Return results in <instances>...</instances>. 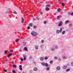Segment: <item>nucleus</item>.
<instances>
[{"mask_svg": "<svg viewBox=\"0 0 73 73\" xmlns=\"http://www.w3.org/2000/svg\"><path fill=\"white\" fill-rule=\"evenodd\" d=\"M41 64L42 65V66H45L46 67H48V66H49V65L48 63H45L44 62H43L41 63Z\"/></svg>", "mask_w": 73, "mask_h": 73, "instance_id": "1", "label": "nucleus"}, {"mask_svg": "<svg viewBox=\"0 0 73 73\" xmlns=\"http://www.w3.org/2000/svg\"><path fill=\"white\" fill-rule=\"evenodd\" d=\"M31 34L32 36H34V37H35L37 36V33H36L35 32V31L32 32Z\"/></svg>", "mask_w": 73, "mask_h": 73, "instance_id": "2", "label": "nucleus"}, {"mask_svg": "<svg viewBox=\"0 0 73 73\" xmlns=\"http://www.w3.org/2000/svg\"><path fill=\"white\" fill-rule=\"evenodd\" d=\"M62 21H60L59 23L58 24V26L59 27H61V25H62Z\"/></svg>", "mask_w": 73, "mask_h": 73, "instance_id": "3", "label": "nucleus"}, {"mask_svg": "<svg viewBox=\"0 0 73 73\" xmlns=\"http://www.w3.org/2000/svg\"><path fill=\"white\" fill-rule=\"evenodd\" d=\"M34 71H37L38 70V68L37 67H35L33 69Z\"/></svg>", "mask_w": 73, "mask_h": 73, "instance_id": "4", "label": "nucleus"}, {"mask_svg": "<svg viewBox=\"0 0 73 73\" xmlns=\"http://www.w3.org/2000/svg\"><path fill=\"white\" fill-rule=\"evenodd\" d=\"M67 68H68V67L66 66H64L62 68L64 69H66Z\"/></svg>", "mask_w": 73, "mask_h": 73, "instance_id": "5", "label": "nucleus"}, {"mask_svg": "<svg viewBox=\"0 0 73 73\" xmlns=\"http://www.w3.org/2000/svg\"><path fill=\"white\" fill-rule=\"evenodd\" d=\"M19 69L21 70H23V68H22V66L21 65H20L19 66Z\"/></svg>", "mask_w": 73, "mask_h": 73, "instance_id": "6", "label": "nucleus"}, {"mask_svg": "<svg viewBox=\"0 0 73 73\" xmlns=\"http://www.w3.org/2000/svg\"><path fill=\"white\" fill-rule=\"evenodd\" d=\"M60 69H61V68H60V67L59 66L57 67L56 68L57 70H60Z\"/></svg>", "mask_w": 73, "mask_h": 73, "instance_id": "7", "label": "nucleus"}, {"mask_svg": "<svg viewBox=\"0 0 73 73\" xmlns=\"http://www.w3.org/2000/svg\"><path fill=\"white\" fill-rule=\"evenodd\" d=\"M60 32V30H57L56 31V33L58 34Z\"/></svg>", "mask_w": 73, "mask_h": 73, "instance_id": "8", "label": "nucleus"}, {"mask_svg": "<svg viewBox=\"0 0 73 73\" xmlns=\"http://www.w3.org/2000/svg\"><path fill=\"white\" fill-rule=\"evenodd\" d=\"M51 50L52 52H54V48H51Z\"/></svg>", "mask_w": 73, "mask_h": 73, "instance_id": "9", "label": "nucleus"}, {"mask_svg": "<svg viewBox=\"0 0 73 73\" xmlns=\"http://www.w3.org/2000/svg\"><path fill=\"white\" fill-rule=\"evenodd\" d=\"M40 61H43L44 60V57H41L40 58Z\"/></svg>", "mask_w": 73, "mask_h": 73, "instance_id": "10", "label": "nucleus"}, {"mask_svg": "<svg viewBox=\"0 0 73 73\" xmlns=\"http://www.w3.org/2000/svg\"><path fill=\"white\" fill-rule=\"evenodd\" d=\"M12 55V53H9L8 55H7V57H9V56H11Z\"/></svg>", "mask_w": 73, "mask_h": 73, "instance_id": "11", "label": "nucleus"}, {"mask_svg": "<svg viewBox=\"0 0 73 73\" xmlns=\"http://www.w3.org/2000/svg\"><path fill=\"white\" fill-rule=\"evenodd\" d=\"M24 18L23 17L22 18V23H24Z\"/></svg>", "mask_w": 73, "mask_h": 73, "instance_id": "12", "label": "nucleus"}, {"mask_svg": "<svg viewBox=\"0 0 73 73\" xmlns=\"http://www.w3.org/2000/svg\"><path fill=\"white\" fill-rule=\"evenodd\" d=\"M66 32V31H63L62 32V34L64 35L65 34Z\"/></svg>", "mask_w": 73, "mask_h": 73, "instance_id": "13", "label": "nucleus"}, {"mask_svg": "<svg viewBox=\"0 0 73 73\" xmlns=\"http://www.w3.org/2000/svg\"><path fill=\"white\" fill-rule=\"evenodd\" d=\"M13 68H16L17 67V66L15 64H14L13 65Z\"/></svg>", "mask_w": 73, "mask_h": 73, "instance_id": "14", "label": "nucleus"}, {"mask_svg": "<svg viewBox=\"0 0 73 73\" xmlns=\"http://www.w3.org/2000/svg\"><path fill=\"white\" fill-rule=\"evenodd\" d=\"M55 49H58V46H55Z\"/></svg>", "mask_w": 73, "mask_h": 73, "instance_id": "15", "label": "nucleus"}, {"mask_svg": "<svg viewBox=\"0 0 73 73\" xmlns=\"http://www.w3.org/2000/svg\"><path fill=\"white\" fill-rule=\"evenodd\" d=\"M69 21L68 20L66 21L65 22V24H67V23H69Z\"/></svg>", "mask_w": 73, "mask_h": 73, "instance_id": "16", "label": "nucleus"}, {"mask_svg": "<svg viewBox=\"0 0 73 73\" xmlns=\"http://www.w3.org/2000/svg\"><path fill=\"white\" fill-rule=\"evenodd\" d=\"M9 11L8 10H7L6 12H5V14H7V13H8L9 12Z\"/></svg>", "mask_w": 73, "mask_h": 73, "instance_id": "17", "label": "nucleus"}, {"mask_svg": "<svg viewBox=\"0 0 73 73\" xmlns=\"http://www.w3.org/2000/svg\"><path fill=\"white\" fill-rule=\"evenodd\" d=\"M58 58L57 57L55 56L54 57V60H57V59Z\"/></svg>", "mask_w": 73, "mask_h": 73, "instance_id": "18", "label": "nucleus"}, {"mask_svg": "<svg viewBox=\"0 0 73 73\" xmlns=\"http://www.w3.org/2000/svg\"><path fill=\"white\" fill-rule=\"evenodd\" d=\"M50 69V68L49 67H47L46 68V70H49Z\"/></svg>", "mask_w": 73, "mask_h": 73, "instance_id": "19", "label": "nucleus"}, {"mask_svg": "<svg viewBox=\"0 0 73 73\" xmlns=\"http://www.w3.org/2000/svg\"><path fill=\"white\" fill-rule=\"evenodd\" d=\"M49 8L48 7H47L45 8V10H46V11H48L49 10Z\"/></svg>", "mask_w": 73, "mask_h": 73, "instance_id": "20", "label": "nucleus"}, {"mask_svg": "<svg viewBox=\"0 0 73 73\" xmlns=\"http://www.w3.org/2000/svg\"><path fill=\"white\" fill-rule=\"evenodd\" d=\"M66 58H67V57L66 56H63V59H66Z\"/></svg>", "mask_w": 73, "mask_h": 73, "instance_id": "21", "label": "nucleus"}, {"mask_svg": "<svg viewBox=\"0 0 73 73\" xmlns=\"http://www.w3.org/2000/svg\"><path fill=\"white\" fill-rule=\"evenodd\" d=\"M53 60H51L50 61V64H53Z\"/></svg>", "mask_w": 73, "mask_h": 73, "instance_id": "22", "label": "nucleus"}, {"mask_svg": "<svg viewBox=\"0 0 73 73\" xmlns=\"http://www.w3.org/2000/svg\"><path fill=\"white\" fill-rule=\"evenodd\" d=\"M29 25V27H32V26L33 25L32 24V23H30Z\"/></svg>", "mask_w": 73, "mask_h": 73, "instance_id": "23", "label": "nucleus"}, {"mask_svg": "<svg viewBox=\"0 0 73 73\" xmlns=\"http://www.w3.org/2000/svg\"><path fill=\"white\" fill-rule=\"evenodd\" d=\"M27 49H28V48L26 47H25L24 48V50H27Z\"/></svg>", "mask_w": 73, "mask_h": 73, "instance_id": "24", "label": "nucleus"}, {"mask_svg": "<svg viewBox=\"0 0 73 73\" xmlns=\"http://www.w3.org/2000/svg\"><path fill=\"white\" fill-rule=\"evenodd\" d=\"M25 44H26V43L25 42H23V45L24 46V45H25Z\"/></svg>", "mask_w": 73, "mask_h": 73, "instance_id": "25", "label": "nucleus"}, {"mask_svg": "<svg viewBox=\"0 0 73 73\" xmlns=\"http://www.w3.org/2000/svg\"><path fill=\"white\" fill-rule=\"evenodd\" d=\"M36 49H38V46H36L35 47Z\"/></svg>", "mask_w": 73, "mask_h": 73, "instance_id": "26", "label": "nucleus"}, {"mask_svg": "<svg viewBox=\"0 0 73 73\" xmlns=\"http://www.w3.org/2000/svg\"><path fill=\"white\" fill-rule=\"evenodd\" d=\"M48 58L47 56H46L44 58V60H48Z\"/></svg>", "mask_w": 73, "mask_h": 73, "instance_id": "27", "label": "nucleus"}, {"mask_svg": "<svg viewBox=\"0 0 73 73\" xmlns=\"http://www.w3.org/2000/svg\"><path fill=\"white\" fill-rule=\"evenodd\" d=\"M70 69L68 68L66 70V72H68V71H70Z\"/></svg>", "mask_w": 73, "mask_h": 73, "instance_id": "28", "label": "nucleus"}, {"mask_svg": "<svg viewBox=\"0 0 73 73\" xmlns=\"http://www.w3.org/2000/svg\"><path fill=\"white\" fill-rule=\"evenodd\" d=\"M58 12H61V10L60 9H58Z\"/></svg>", "mask_w": 73, "mask_h": 73, "instance_id": "29", "label": "nucleus"}, {"mask_svg": "<svg viewBox=\"0 0 73 73\" xmlns=\"http://www.w3.org/2000/svg\"><path fill=\"white\" fill-rule=\"evenodd\" d=\"M69 27H72V24H70L69 25Z\"/></svg>", "mask_w": 73, "mask_h": 73, "instance_id": "30", "label": "nucleus"}, {"mask_svg": "<svg viewBox=\"0 0 73 73\" xmlns=\"http://www.w3.org/2000/svg\"><path fill=\"white\" fill-rule=\"evenodd\" d=\"M62 29L61 28H60V33H61L62 32Z\"/></svg>", "mask_w": 73, "mask_h": 73, "instance_id": "31", "label": "nucleus"}, {"mask_svg": "<svg viewBox=\"0 0 73 73\" xmlns=\"http://www.w3.org/2000/svg\"><path fill=\"white\" fill-rule=\"evenodd\" d=\"M12 73H16V71L15 70H13L12 71Z\"/></svg>", "mask_w": 73, "mask_h": 73, "instance_id": "32", "label": "nucleus"}, {"mask_svg": "<svg viewBox=\"0 0 73 73\" xmlns=\"http://www.w3.org/2000/svg\"><path fill=\"white\" fill-rule=\"evenodd\" d=\"M19 41V40L18 39H17L15 41L16 42H18Z\"/></svg>", "mask_w": 73, "mask_h": 73, "instance_id": "33", "label": "nucleus"}, {"mask_svg": "<svg viewBox=\"0 0 73 73\" xmlns=\"http://www.w3.org/2000/svg\"><path fill=\"white\" fill-rule=\"evenodd\" d=\"M13 52V50H10L9 51V52H10V53H12Z\"/></svg>", "mask_w": 73, "mask_h": 73, "instance_id": "34", "label": "nucleus"}, {"mask_svg": "<svg viewBox=\"0 0 73 73\" xmlns=\"http://www.w3.org/2000/svg\"><path fill=\"white\" fill-rule=\"evenodd\" d=\"M62 7H64V6H65V4H64V3H62Z\"/></svg>", "mask_w": 73, "mask_h": 73, "instance_id": "35", "label": "nucleus"}, {"mask_svg": "<svg viewBox=\"0 0 73 73\" xmlns=\"http://www.w3.org/2000/svg\"><path fill=\"white\" fill-rule=\"evenodd\" d=\"M61 58H58V61H61Z\"/></svg>", "mask_w": 73, "mask_h": 73, "instance_id": "36", "label": "nucleus"}, {"mask_svg": "<svg viewBox=\"0 0 73 73\" xmlns=\"http://www.w3.org/2000/svg\"><path fill=\"white\" fill-rule=\"evenodd\" d=\"M7 51L5 50V52H4V53L5 54H7Z\"/></svg>", "mask_w": 73, "mask_h": 73, "instance_id": "37", "label": "nucleus"}, {"mask_svg": "<svg viewBox=\"0 0 73 73\" xmlns=\"http://www.w3.org/2000/svg\"><path fill=\"white\" fill-rule=\"evenodd\" d=\"M23 57H24V58H25L26 57V55H23Z\"/></svg>", "mask_w": 73, "mask_h": 73, "instance_id": "38", "label": "nucleus"}, {"mask_svg": "<svg viewBox=\"0 0 73 73\" xmlns=\"http://www.w3.org/2000/svg\"><path fill=\"white\" fill-rule=\"evenodd\" d=\"M41 42H42V43H43V42H44V40H42Z\"/></svg>", "mask_w": 73, "mask_h": 73, "instance_id": "39", "label": "nucleus"}, {"mask_svg": "<svg viewBox=\"0 0 73 73\" xmlns=\"http://www.w3.org/2000/svg\"><path fill=\"white\" fill-rule=\"evenodd\" d=\"M13 13H14V14H17V13H16V12L14 11L13 12Z\"/></svg>", "mask_w": 73, "mask_h": 73, "instance_id": "40", "label": "nucleus"}, {"mask_svg": "<svg viewBox=\"0 0 73 73\" xmlns=\"http://www.w3.org/2000/svg\"><path fill=\"white\" fill-rule=\"evenodd\" d=\"M40 48H43V45H41L40 46Z\"/></svg>", "mask_w": 73, "mask_h": 73, "instance_id": "41", "label": "nucleus"}, {"mask_svg": "<svg viewBox=\"0 0 73 73\" xmlns=\"http://www.w3.org/2000/svg\"><path fill=\"white\" fill-rule=\"evenodd\" d=\"M64 3L66 2V0H64Z\"/></svg>", "mask_w": 73, "mask_h": 73, "instance_id": "42", "label": "nucleus"}, {"mask_svg": "<svg viewBox=\"0 0 73 73\" xmlns=\"http://www.w3.org/2000/svg\"><path fill=\"white\" fill-rule=\"evenodd\" d=\"M21 61H23V58H21Z\"/></svg>", "mask_w": 73, "mask_h": 73, "instance_id": "43", "label": "nucleus"}, {"mask_svg": "<svg viewBox=\"0 0 73 73\" xmlns=\"http://www.w3.org/2000/svg\"><path fill=\"white\" fill-rule=\"evenodd\" d=\"M60 18V17L59 16H58L57 17V19H59Z\"/></svg>", "mask_w": 73, "mask_h": 73, "instance_id": "44", "label": "nucleus"}, {"mask_svg": "<svg viewBox=\"0 0 73 73\" xmlns=\"http://www.w3.org/2000/svg\"><path fill=\"white\" fill-rule=\"evenodd\" d=\"M30 29V27H27V29Z\"/></svg>", "mask_w": 73, "mask_h": 73, "instance_id": "45", "label": "nucleus"}, {"mask_svg": "<svg viewBox=\"0 0 73 73\" xmlns=\"http://www.w3.org/2000/svg\"><path fill=\"white\" fill-rule=\"evenodd\" d=\"M71 16H73V12L71 13Z\"/></svg>", "mask_w": 73, "mask_h": 73, "instance_id": "46", "label": "nucleus"}, {"mask_svg": "<svg viewBox=\"0 0 73 73\" xmlns=\"http://www.w3.org/2000/svg\"><path fill=\"white\" fill-rule=\"evenodd\" d=\"M71 65L72 66H73V62L71 63Z\"/></svg>", "mask_w": 73, "mask_h": 73, "instance_id": "47", "label": "nucleus"}, {"mask_svg": "<svg viewBox=\"0 0 73 73\" xmlns=\"http://www.w3.org/2000/svg\"><path fill=\"white\" fill-rule=\"evenodd\" d=\"M4 72H7V70H4Z\"/></svg>", "mask_w": 73, "mask_h": 73, "instance_id": "48", "label": "nucleus"}, {"mask_svg": "<svg viewBox=\"0 0 73 73\" xmlns=\"http://www.w3.org/2000/svg\"><path fill=\"white\" fill-rule=\"evenodd\" d=\"M49 5V4H48L47 5H46V7H48V5Z\"/></svg>", "mask_w": 73, "mask_h": 73, "instance_id": "49", "label": "nucleus"}, {"mask_svg": "<svg viewBox=\"0 0 73 73\" xmlns=\"http://www.w3.org/2000/svg\"><path fill=\"white\" fill-rule=\"evenodd\" d=\"M23 60H26V58H23Z\"/></svg>", "mask_w": 73, "mask_h": 73, "instance_id": "50", "label": "nucleus"}, {"mask_svg": "<svg viewBox=\"0 0 73 73\" xmlns=\"http://www.w3.org/2000/svg\"><path fill=\"white\" fill-rule=\"evenodd\" d=\"M43 13H42V12H41L40 13V15H42Z\"/></svg>", "mask_w": 73, "mask_h": 73, "instance_id": "51", "label": "nucleus"}, {"mask_svg": "<svg viewBox=\"0 0 73 73\" xmlns=\"http://www.w3.org/2000/svg\"><path fill=\"white\" fill-rule=\"evenodd\" d=\"M46 21H44V24H46Z\"/></svg>", "mask_w": 73, "mask_h": 73, "instance_id": "52", "label": "nucleus"}, {"mask_svg": "<svg viewBox=\"0 0 73 73\" xmlns=\"http://www.w3.org/2000/svg\"><path fill=\"white\" fill-rule=\"evenodd\" d=\"M35 29L36 28V26H34L33 27Z\"/></svg>", "mask_w": 73, "mask_h": 73, "instance_id": "53", "label": "nucleus"}, {"mask_svg": "<svg viewBox=\"0 0 73 73\" xmlns=\"http://www.w3.org/2000/svg\"><path fill=\"white\" fill-rule=\"evenodd\" d=\"M25 13H27V11H25Z\"/></svg>", "mask_w": 73, "mask_h": 73, "instance_id": "54", "label": "nucleus"}, {"mask_svg": "<svg viewBox=\"0 0 73 73\" xmlns=\"http://www.w3.org/2000/svg\"><path fill=\"white\" fill-rule=\"evenodd\" d=\"M8 59H7L6 60V61H8Z\"/></svg>", "mask_w": 73, "mask_h": 73, "instance_id": "55", "label": "nucleus"}, {"mask_svg": "<svg viewBox=\"0 0 73 73\" xmlns=\"http://www.w3.org/2000/svg\"><path fill=\"white\" fill-rule=\"evenodd\" d=\"M32 58V56H30V57H29V58Z\"/></svg>", "mask_w": 73, "mask_h": 73, "instance_id": "56", "label": "nucleus"}, {"mask_svg": "<svg viewBox=\"0 0 73 73\" xmlns=\"http://www.w3.org/2000/svg\"><path fill=\"white\" fill-rule=\"evenodd\" d=\"M58 2L59 3V4L60 3V2L59 1H58Z\"/></svg>", "mask_w": 73, "mask_h": 73, "instance_id": "57", "label": "nucleus"}, {"mask_svg": "<svg viewBox=\"0 0 73 73\" xmlns=\"http://www.w3.org/2000/svg\"><path fill=\"white\" fill-rule=\"evenodd\" d=\"M33 20L34 21H35V20H36V19H33Z\"/></svg>", "mask_w": 73, "mask_h": 73, "instance_id": "58", "label": "nucleus"}, {"mask_svg": "<svg viewBox=\"0 0 73 73\" xmlns=\"http://www.w3.org/2000/svg\"><path fill=\"white\" fill-rule=\"evenodd\" d=\"M36 19L38 20V18H36Z\"/></svg>", "mask_w": 73, "mask_h": 73, "instance_id": "59", "label": "nucleus"}, {"mask_svg": "<svg viewBox=\"0 0 73 73\" xmlns=\"http://www.w3.org/2000/svg\"><path fill=\"white\" fill-rule=\"evenodd\" d=\"M21 73V72H20V73Z\"/></svg>", "mask_w": 73, "mask_h": 73, "instance_id": "60", "label": "nucleus"}]
</instances>
